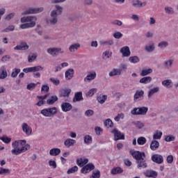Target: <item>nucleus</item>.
Wrapping results in <instances>:
<instances>
[{
	"instance_id": "f257e3e1",
	"label": "nucleus",
	"mask_w": 178,
	"mask_h": 178,
	"mask_svg": "<svg viewBox=\"0 0 178 178\" xmlns=\"http://www.w3.org/2000/svg\"><path fill=\"white\" fill-rule=\"evenodd\" d=\"M12 147L13 148L11 150L12 155H20V154H24L26 151L30 149V144L27 143L26 140H17L12 143Z\"/></svg>"
},
{
	"instance_id": "f03ea898",
	"label": "nucleus",
	"mask_w": 178,
	"mask_h": 178,
	"mask_svg": "<svg viewBox=\"0 0 178 178\" xmlns=\"http://www.w3.org/2000/svg\"><path fill=\"white\" fill-rule=\"evenodd\" d=\"M21 23H24L20 25V29L24 30L26 29H33L35 27L37 23V17L35 16H27L23 17L20 19Z\"/></svg>"
},
{
	"instance_id": "7ed1b4c3",
	"label": "nucleus",
	"mask_w": 178,
	"mask_h": 178,
	"mask_svg": "<svg viewBox=\"0 0 178 178\" xmlns=\"http://www.w3.org/2000/svg\"><path fill=\"white\" fill-rule=\"evenodd\" d=\"M55 10L51 11L50 14V17L47 19V24H50L51 26H55L56 23H58V16L62 15V12L63 11V8L60 6H56Z\"/></svg>"
},
{
	"instance_id": "20e7f679",
	"label": "nucleus",
	"mask_w": 178,
	"mask_h": 178,
	"mask_svg": "<svg viewBox=\"0 0 178 178\" xmlns=\"http://www.w3.org/2000/svg\"><path fill=\"white\" fill-rule=\"evenodd\" d=\"M44 70V67L41 65H37L35 67H29L23 69L24 73H33V76L35 79H40L41 74L38 72Z\"/></svg>"
},
{
	"instance_id": "39448f33",
	"label": "nucleus",
	"mask_w": 178,
	"mask_h": 178,
	"mask_svg": "<svg viewBox=\"0 0 178 178\" xmlns=\"http://www.w3.org/2000/svg\"><path fill=\"white\" fill-rule=\"evenodd\" d=\"M40 113L42 116H44V118H53V116H55V115L58 113V108L51 107L44 108L41 110Z\"/></svg>"
},
{
	"instance_id": "423d86ee",
	"label": "nucleus",
	"mask_w": 178,
	"mask_h": 178,
	"mask_svg": "<svg viewBox=\"0 0 178 178\" xmlns=\"http://www.w3.org/2000/svg\"><path fill=\"white\" fill-rule=\"evenodd\" d=\"M148 112V107L143 106V107H136L134 108L131 111V115H147V113Z\"/></svg>"
},
{
	"instance_id": "0eeeda50",
	"label": "nucleus",
	"mask_w": 178,
	"mask_h": 178,
	"mask_svg": "<svg viewBox=\"0 0 178 178\" xmlns=\"http://www.w3.org/2000/svg\"><path fill=\"white\" fill-rule=\"evenodd\" d=\"M47 54L51 56H58V55H63L65 50L60 47H51L47 49Z\"/></svg>"
},
{
	"instance_id": "6e6552de",
	"label": "nucleus",
	"mask_w": 178,
	"mask_h": 178,
	"mask_svg": "<svg viewBox=\"0 0 178 178\" xmlns=\"http://www.w3.org/2000/svg\"><path fill=\"white\" fill-rule=\"evenodd\" d=\"M131 155H132L134 159H136V162L141 161L142 159H145V152L140 151L130 152Z\"/></svg>"
},
{
	"instance_id": "1a4fd4ad",
	"label": "nucleus",
	"mask_w": 178,
	"mask_h": 178,
	"mask_svg": "<svg viewBox=\"0 0 178 178\" xmlns=\"http://www.w3.org/2000/svg\"><path fill=\"white\" fill-rule=\"evenodd\" d=\"M44 11V8L42 7L40 8H29L26 9L22 15H36L37 13H41V12Z\"/></svg>"
},
{
	"instance_id": "9d476101",
	"label": "nucleus",
	"mask_w": 178,
	"mask_h": 178,
	"mask_svg": "<svg viewBox=\"0 0 178 178\" xmlns=\"http://www.w3.org/2000/svg\"><path fill=\"white\" fill-rule=\"evenodd\" d=\"M95 169V165L92 164V163H90L88 164H86L81 169V173L83 175H86L87 173H90L91 170H94Z\"/></svg>"
},
{
	"instance_id": "9b49d317",
	"label": "nucleus",
	"mask_w": 178,
	"mask_h": 178,
	"mask_svg": "<svg viewBox=\"0 0 178 178\" xmlns=\"http://www.w3.org/2000/svg\"><path fill=\"white\" fill-rule=\"evenodd\" d=\"M143 99H144V90H136L134 96V101L135 102H138V101H143Z\"/></svg>"
},
{
	"instance_id": "f8f14e48",
	"label": "nucleus",
	"mask_w": 178,
	"mask_h": 178,
	"mask_svg": "<svg viewBox=\"0 0 178 178\" xmlns=\"http://www.w3.org/2000/svg\"><path fill=\"white\" fill-rule=\"evenodd\" d=\"M111 133L114 136L115 141H118V140H124V134H122L119 130L114 129L111 131Z\"/></svg>"
},
{
	"instance_id": "ddd939ff",
	"label": "nucleus",
	"mask_w": 178,
	"mask_h": 178,
	"mask_svg": "<svg viewBox=\"0 0 178 178\" xmlns=\"http://www.w3.org/2000/svg\"><path fill=\"white\" fill-rule=\"evenodd\" d=\"M60 108L63 112H70L73 109V105L67 102H65L61 104Z\"/></svg>"
},
{
	"instance_id": "4468645a",
	"label": "nucleus",
	"mask_w": 178,
	"mask_h": 178,
	"mask_svg": "<svg viewBox=\"0 0 178 178\" xmlns=\"http://www.w3.org/2000/svg\"><path fill=\"white\" fill-rule=\"evenodd\" d=\"M22 129L23 132L25 133L26 136H31V134L33 133V129L31 127L29 126L28 123H23L22 125Z\"/></svg>"
},
{
	"instance_id": "2eb2a0df",
	"label": "nucleus",
	"mask_w": 178,
	"mask_h": 178,
	"mask_svg": "<svg viewBox=\"0 0 178 178\" xmlns=\"http://www.w3.org/2000/svg\"><path fill=\"white\" fill-rule=\"evenodd\" d=\"M120 54H122L124 58H129L131 55V51H130V48L129 46H124L122 47L120 50Z\"/></svg>"
},
{
	"instance_id": "dca6fc26",
	"label": "nucleus",
	"mask_w": 178,
	"mask_h": 178,
	"mask_svg": "<svg viewBox=\"0 0 178 178\" xmlns=\"http://www.w3.org/2000/svg\"><path fill=\"white\" fill-rule=\"evenodd\" d=\"M152 161L155 162V163L161 165L163 162V157L159 154H154L152 156Z\"/></svg>"
},
{
	"instance_id": "f3484780",
	"label": "nucleus",
	"mask_w": 178,
	"mask_h": 178,
	"mask_svg": "<svg viewBox=\"0 0 178 178\" xmlns=\"http://www.w3.org/2000/svg\"><path fill=\"white\" fill-rule=\"evenodd\" d=\"M29 49V46L26 42H21L19 45L14 47L15 51H26Z\"/></svg>"
},
{
	"instance_id": "a211bd4d",
	"label": "nucleus",
	"mask_w": 178,
	"mask_h": 178,
	"mask_svg": "<svg viewBox=\"0 0 178 178\" xmlns=\"http://www.w3.org/2000/svg\"><path fill=\"white\" fill-rule=\"evenodd\" d=\"M72 92V90L69 88H65L59 92V95L60 97H68L70 95V93Z\"/></svg>"
},
{
	"instance_id": "6ab92c4d",
	"label": "nucleus",
	"mask_w": 178,
	"mask_h": 178,
	"mask_svg": "<svg viewBox=\"0 0 178 178\" xmlns=\"http://www.w3.org/2000/svg\"><path fill=\"white\" fill-rule=\"evenodd\" d=\"M73 76H74V70L68 69L66 70L65 73V79L72 80V79H73Z\"/></svg>"
},
{
	"instance_id": "aec40b11",
	"label": "nucleus",
	"mask_w": 178,
	"mask_h": 178,
	"mask_svg": "<svg viewBox=\"0 0 178 178\" xmlns=\"http://www.w3.org/2000/svg\"><path fill=\"white\" fill-rule=\"evenodd\" d=\"M6 77H8L6 67H5V65H3L0 68V79L3 80V79H6Z\"/></svg>"
},
{
	"instance_id": "412c9836",
	"label": "nucleus",
	"mask_w": 178,
	"mask_h": 178,
	"mask_svg": "<svg viewBox=\"0 0 178 178\" xmlns=\"http://www.w3.org/2000/svg\"><path fill=\"white\" fill-rule=\"evenodd\" d=\"M147 6V1L141 2V1L139 0H134L132 1V6L134 8H143V6Z\"/></svg>"
},
{
	"instance_id": "4be33fe9",
	"label": "nucleus",
	"mask_w": 178,
	"mask_h": 178,
	"mask_svg": "<svg viewBox=\"0 0 178 178\" xmlns=\"http://www.w3.org/2000/svg\"><path fill=\"white\" fill-rule=\"evenodd\" d=\"M136 163H138L137 168L140 170L145 169L147 166L145 159H142V160H139L138 161H136Z\"/></svg>"
},
{
	"instance_id": "5701e85b",
	"label": "nucleus",
	"mask_w": 178,
	"mask_h": 178,
	"mask_svg": "<svg viewBox=\"0 0 178 178\" xmlns=\"http://www.w3.org/2000/svg\"><path fill=\"white\" fill-rule=\"evenodd\" d=\"M83 92H76L74 94L73 98V102H80V101H83Z\"/></svg>"
},
{
	"instance_id": "b1692460",
	"label": "nucleus",
	"mask_w": 178,
	"mask_h": 178,
	"mask_svg": "<svg viewBox=\"0 0 178 178\" xmlns=\"http://www.w3.org/2000/svg\"><path fill=\"white\" fill-rule=\"evenodd\" d=\"M144 175L146 177H152V178L158 177V172H156V171H154V170H147L144 173Z\"/></svg>"
},
{
	"instance_id": "393cba45",
	"label": "nucleus",
	"mask_w": 178,
	"mask_h": 178,
	"mask_svg": "<svg viewBox=\"0 0 178 178\" xmlns=\"http://www.w3.org/2000/svg\"><path fill=\"white\" fill-rule=\"evenodd\" d=\"M76 144V140L72 138H67L64 142V145L67 147V148H70V147H73Z\"/></svg>"
},
{
	"instance_id": "a878e982",
	"label": "nucleus",
	"mask_w": 178,
	"mask_h": 178,
	"mask_svg": "<svg viewBox=\"0 0 178 178\" xmlns=\"http://www.w3.org/2000/svg\"><path fill=\"white\" fill-rule=\"evenodd\" d=\"M159 148V142L157 140H153L150 143V149L152 151H156Z\"/></svg>"
},
{
	"instance_id": "bb28decb",
	"label": "nucleus",
	"mask_w": 178,
	"mask_h": 178,
	"mask_svg": "<svg viewBox=\"0 0 178 178\" xmlns=\"http://www.w3.org/2000/svg\"><path fill=\"white\" fill-rule=\"evenodd\" d=\"M161 84L162 86H163V87H165L166 88H172V87H173V82H172V80L170 79L163 81Z\"/></svg>"
},
{
	"instance_id": "cd10ccee",
	"label": "nucleus",
	"mask_w": 178,
	"mask_h": 178,
	"mask_svg": "<svg viewBox=\"0 0 178 178\" xmlns=\"http://www.w3.org/2000/svg\"><path fill=\"white\" fill-rule=\"evenodd\" d=\"M152 81V77L151 76H145L140 79L139 83L141 84H149Z\"/></svg>"
},
{
	"instance_id": "c85d7f7f",
	"label": "nucleus",
	"mask_w": 178,
	"mask_h": 178,
	"mask_svg": "<svg viewBox=\"0 0 178 178\" xmlns=\"http://www.w3.org/2000/svg\"><path fill=\"white\" fill-rule=\"evenodd\" d=\"M120 74H122L119 68H114L109 72L108 76H110V77H113L114 76H120Z\"/></svg>"
},
{
	"instance_id": "c756f323",
	"label": "nucleus",
	"mask_w": 178,
	"mask_h": 178,
	"mask_svg": "<svg viewBox=\"0 0 178 178\" xmlns=\"http://www.w3.org/2000/svg\"><path fill=\"white\" fill-rule=\"evenodd\" d=\"M60 154V149L59 148H52L49 150V155L51 156H58Z\"/></svg>"
},
{
	"instance_id": "7c9ffc66",
	"label": "nucleus",
	"mask_w": 178,
	"mask_h": 178,
	"mask_svg": "<svg viewBox=\"0 0 178 178\" xmlns=\"http://www.w3.org/2000/svg\"><path fill=\"white\" fill-rule=\"evenodd\" d=\"M145 49L147 52H154L155 51V44H154V42H150L149 45H145Z\"/></svg>"
},
{
	"instance_id": "2f4dec72",
	"label": "nucleus",
	"mask_w": 178,
	"mask_h": 178,
	"mask_svg": "<svg viewBox=\"0 0 178 178\" xmlns=\"http://www.w3.org/2000/svg\"><path fill=\"white\" fill-rule=\"evenodd\" d=\"M100 45H108L109 47L115 44V42H113V40L110 39L107 40H102L99 41Z\"/></svg>"
},
{
	"instance_id": "473e14b6",
	"label": "nucleus",
	"mask_w": 178,
	"mask_h": 178,
	"mask_svg": "<svg viewBox=\"0 0 178 178\" xmlns=\"http://www.w3.org/2000/svg\"><path fill=\"white\" fill-rule=\"evenodd\" d=\"M97 77V73L93 72L86 76L84 79V81H91V80H94Z\"/></svg>"
},
{
	"instance_id": "72a5a7b5",
	"label": "nucleus",
	"mask_w": 178,
	"mask_h": 178,
	"mask_svg": "<svg viewBox=\"0 0 178 178\" xmlns=\"http://www.w3.org/2000/svg\"><path fill=\"white\" fill-rule=\"evenodd\" d=\"M81 45L79 43H74L70 46L69 51L70 52H76L79 48H80Z\"/></svg>"
},
{
	"instance_id": "f704fd0d",
	"label": "nucleus",
	"mask_w": 178,
	"mask_h": 178,
	"mask_svg": "<svg viewBox=\"0 0 178 178\" xmlns=\"http://www.w3.org/2000/svg\"><path fill=\"white\" fill-rule=\"evenodd\" d=\"M58 96L54 95L51 96L49 99L47 100V105H54L56 101H58Z\"/></svg>"
},
{
	"instance_id": "c9c22d12",
	"label": "nucleus",
	"mask_w": 178,
	"mask_h": 178,
	"mask_svg": "<svg viewBox=\"0 0 178 178\" xmlns=\"http://www.w3.org/2000/svg\"><path fill=\"white\" fill-rule=\"evenodd\" d=\"M83 141L86 145H90V144H92V137L90 135H86L83 137Z\"/></svg>"
},
{
	"instance_id": "e433bc0d",
	"label": "nucleus",
	"mask_w": 178,
	"mask_h": 178,
	"mask_svg": "<svg viewBox=\"0 0 178 178\" xmlns=\"http://www.w3.org/2000/svg\"><path fill=\"white\" fill-rule=\"evenodd\" d=\"M159 91V87H156L150 89L148 92L147 97L148 98H151L154 95V94H156Z\"/></svg>"
},
{
	"instance_id": "4c0bfd02",
	"label": "nucleus",
	"mask_w": 178,
	"mask_h": 178,
	"mask_svg": "<svg viewBox=\"0 0 178 178\" xmlns=\"http://www.w3.org/2000/svg\"><path fill=\"white\" fill-rule=\"evenodd\" d=\"M123 172V170L120 167H115L111 170V175H120Z\"/></svg>"
},
{
	"instance_id": "58836bf2",
	"label": "nucleus",
	"mask_w": 178,
	"mask_h": 178,
	"mask_svg": "<svg viewBox=\"0 0 178 178\" xmlns=\"http://www.w3.org/2000/svg\"><path fill=\"white\" fill-rule=\"evenodd\" d=\"M137 143L138 145H144L147 143V138L144 136H140L137 139Z\"/></svg>"
},
{
	"instance_id": "ea45409f",
	"label": "nucleus",
	"mask_w": 178,
	"mask_h": 178,
	"mask_svg": "<svg viewBox=\"0 0 178 178\" xmlns=\"http://www.w3.org/2000/svg\"><path fill=\"white\" fill-rule=\"evenodd\" d=\"M164 10L167 15H175V9L170 6H165Z\"/></svg>"
},
{
	"instance_id": "a19ab883",
	"label": "nucleus",
	"mask_w": 178,
	"mask_h": 178,
	"mask_svg": "<svg viewBox=\"0 0 178 178\" xmlns=\"http://www.w3.org/2000/svg\"><path fill=\"white\" fill-rule=\"evenodd\" d=\"M106 99H108V95H103L102 96L97 97V102L99 104H105V101H106Z\"/></svg>"
},
{
	"instance_id": "79ce46f5",
	"label": "nucleus",
	"mask_w": 178,
	"mask_h": 178,
	"mask_svg": "<svg viewBox=\"0 0 178 178\" xmlns=\"http://www.w3.org/2000/svg\"><path fill=\"white\" fill-rule=\"evenodd\" d=\"M0 140L3 141L5 144H9L10 141H12V138L8 137L6 135H3V136L0 137Z\"/></svg>"
},
{
	"instance_id": "37998d69",
	"label": "nucleus",
	"mask_w": 178,
	"mask_h": 178,
	"mask_svg": "<svg viewBox=\"0 0 178 178\" xmlns=\"http://www.w3.org/2000/svg\"><path fill=\"white\" fill-rule=\"evenodd\" d=\"M151 73H152V69L151 68H149L147 70H143L140 72V76H142V77H144L145 76H148V74H151Z\"/></svg>"
},
{
	"instance_id": "c03bdc74",
	"label": "nucleus",
	"mask_w": 178,
	"mask_h": 178,
	"mask_svg": "<svg viewBox=\"0 0 178 178\" xmlns=\"http://www.w3.org/2000/svg\"><path fill=\"white\" fill-rule=\"evenodd\" d=\"M162 131H156L153 135V139L155 140H161V138H162Z\"/></svg>"
},
{
	"instance_id": "a18cd8bd",
	"label": "nucleus",
	"mask_w": 178,
	"mask_h": 178,
	"mask_svg": "<svg viewBox=\"0 0 178 178\" xmlns=\"http://www.w3.org/2000/svg\"><path fill=\"white\" fill-rule=\"evenodd\" d=\"M104 124L106 126V127H108V129H109V127H113V122H112V120L110 118L106 120Z\"/></svg>"
},
{
	"instance_id": "49530a36",
	"label": "nucleus",
	"mask_w": 178,
	"mask_h": 178,
	"mask_svg": "<svg viewBox=\"0 0 178 178\" xmlns=\"http://www.w3.org/2000/svg\"><path fill=\"white\" fill-rule=\"evenodd\" d=\"M129 60L131 63H138V62H140V58L138 56H134L129 57Z\"/></svg>"
},
{
	"instance_id": "de8ad7c7",
	"label": "nucleus",
	"mask_w": 178,
	"mask_h": 178,
	"mask_svg": "<svg viewBox=\"0 0 178 178\" xmlns=\"http://www.w3.org/2000/svg\"><path fill=\"white\" fill-rule=\"evenodd\" d=\"M20 72H21L20 68H14L11 73V77H13V78L17 77V75L19 74V73H20Z\"/></svg>"
},
{
	"instance_id": "09e8293b",
	"label": "nucleus",
	"mask_w": 178,
	"mask_h": 178,
	"mask_svg": "<svg viewBox=\"0 0 178 178\" xmlns=\"http://www.w3.org/2000/svg\"><path fill=\"white\" fill-rule=\"evenodd\" d=\"M77 170H79V167H77L76 165H74L71 168L68 169V170L67 171V175H72V173H76Z\"/></svg>"
},
{
	"instance_id": "8fccbe9b",
	"label": "nucleus",
	"mask_w": 178,
	"mask_h": 178,
	"mask_svg": "<svg viewBox=\"0 0 178 178\" xmlns=\"http://www.w3.org/2000/svg\"><path fill=\"white\" fill-rule=\"evenodd\" d=\"M158 47L161 49L167 48V47H169V42L167 41H162L159 43Z\"/></svg>"
},
{
	"instance_id": "3c124183",
	"label": "nucleus",
	"mask_w": 178,
	"mask_h": 178,
	"mask_svg": "<svg viewBox=\"0 0 178 178\" xmlns=\"http://www.w3.org/2000/svg\"><path fill=\"white\" fill-rule=\"evenodd\" d=\"M133 124L137 129H143V127H144V123H143L141 121H135L133 122Z\"/></svg>"
},
{
	"instance_id": "603ef678",
	"label": "nucleus",
	"mask_w": 178,
	"mask_h": 178,
	"mask_svg": "<svg viewBox=\"0 0 178 178\" xmlns=\"http://www.w3.org/2000/svg\"><path fill=\"white\" fill-rule=\"evenodd\" d=\"M176 138L173 135H168L165 137V141L167 143H170V141H175Z\"/></svg>"
},
{
	"instance_id": "864d4df0",
	"label": "nucleus",
	"mask_w": 178,
	"mask_h": 178,
	"mask_svg": "<svg viewBox=\"0 0 178 178\" xmlns=\"http://www.w3.org/2000/svg\"><path fill=\"white\" fill-rule=\"evenodd\" d=\"M15 31V26L10 25L7 28L4 29L2 32L3 33H9V31Z\"/></svg>"
},
{
	"instance_id": "5fc2aeb1",
	"label": "nucleus",
	"mask_w": 178,
	"mask_h": 178,
	"mask_svg": "<svg viewBox=\"0 0 178 178\" xmlns=\"http://www.w3.org/2000/svg\"><path fill=\"white\" fill-rule=\"evenodd\" d=\"M101 177V172L99 170H96L92 172V176L90 178H100Z\"/></svg>"
},
{
	"instance_id": "6e6d98bb",
	"label": "nucleus",
	"mask_w": 178,
	"mask_h": 178,
	"mask_svg": "<svg viewBox=\"0 0 178 178\" xmlns=\"http://www.w3.org/2000/svg\"><path fill=\"white\" fill-rule=\"evenodd\" d=\"M120 119H124V114L123 113L118 114V115L114 118V120H115V122H120Z\"/></svg>"
},
{
	"instance_id": "4d7b16f0",
	"label": "nucleus",
	"mask_w": 178,
	"mask_h": 178,
	"mask_svg": "<svg viewBox=\"0 0 178 178\" xmlns=\"http://www.w3.org/2000/svg\"><path fill=\"white\" fill-rule=\"evenodd\" d=\"M35 59H37V55H35L34 54H32L31 56H28V62L29 63L34 62V60H35Z\"/></svg>"
},
{
	"instance_id": "13d9d810",
	"label": "nucleus",
	"mask_w": 178,
	"mask_h": 178,
	"mask_svg": "<svg viewBox=\"0 0 178 178\" xmlns=\"http://www.w3.org/2000/svg\"><path fill=\"white\" fill-rule=\"evenodd\" d=\"M164 65H165V67H167L168 69L172 67V65H173V60H165L164 62Z\"/></svg>"
},
{
	"instance_id": "bf43d9fd",
	"label": "nucleus",
	"mask_w": 178,
	"mask_h": 178,
	"mask_svg": "<svg viewBox=\"0 0 178 178\" xmlns=\"http://www.w3.org/2000/svg\"><path fill=\"white\" fill-rule=\"evenodd\" d=\"M95 92H97V88H92L87 92L86 95L88 97H92Z\"/></svg>"
},
{
	"instance_id": "052dcab7",
	"label": "nucleus",
	"mask_w": 178,
	"mask_h": 178,
	"mask_svg": "<svg viewBox=\"0 0 178 178\" xmlns=\"http://www.w3.org/2000/svg\"><path fill=\"white\" fill-rule=\"evenodd\" d=\"M95 131L97 136H101V133L104 131V129H102V128H101L100 127H95Z\"/></svg>"
},
{
	"instance_id": "680f3d73",
	"label": "nucleus",
	"mask_w": 178,
	"mask_h": 178,
	"mask_svg": "<svg viewBox=\"0 0 178 178\" xmlns=\"http://www.w3.org/2000/svg\"><path fill=\"white\" fill-rule=\"evenodd\" d=\"M113 36L114 37V38H116V40H119L122 38V37H123V33L120 32H115V33H113Z\"/></svg>"
},
{
	"instance_id": "e2e57ef3",
	"label": "nucleus",
	"mask_w": 178,
	"mask_h": 178,
	"mask_svg": "<svg viewBox=\"0 0 178 178\" xmlns=\"http://www.w3.org/2000/svg\"><path fill=\"white\" fill-rule=\"evenodd\" d=\"M37 84L34 83H31L27 85V90H29V91H31L33 90H34V88H35Z\"/></svg>"
},
{
	"instance_id": "0e129e2a",
	"label": "nucleus",
	"mask_w": 178,
	"mask_h": 178,
	"mask_svg": "<svg viewBox=\"0 0 178 178\" xmlns=\"http://www.w3.org/2000/svg\"><path fill=\"white\" fill-rule=\"evenodd\" d=\"M50 81L54 84V86H59L60 84V81L58 79L50 78Z\"/></svg>"
},
{
	"instance_id": "69168bd1",
	"label": "nucleus",
	"mask_w": 178,
	"mask_h": 178,
	"mask_svg": "<svg viewBox=\"0 0 178 178\" xmlns=\"http://www.w3.org/2000/svg\"><path fill=\"white\" fill-rule=\"evenodd\" d=\"M92 115H94V111L91 109L87 110L85 112V116H87L88 118L92 116Z\"/></svg>"
},
{
	"instance_id": "338daca9",
	"label": "nucleus",
	"mask_w": 178,
	"mask_h": 178,
	"mask_svg": "<svg viewBox=\"0 0 178 178\" xmlns=\"http://www.w3.org/2000/svg\"><path fill=\"white\" fill-rule=\"evenodd\" d=\"M49 166H51V168H53V169H56V161H52V160H50L49 161Z\"/></svg>"
},
{
	"instance_id": "774afa93",
	"label": "nucleus",
	"mask_w": 178,
	"mask_h": 178,
	"mask_svg": "<svg viewBox=\"0 0 178 178\" xmlns=\"http://www.w3.org/2000/svg\"><path fill=\"white\" fill-rule=\"evenodd\" d=\"M167 162L168 163H173V156L169 155L167 156Z\"/></svg>"
}]
</instances>
